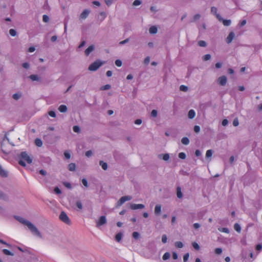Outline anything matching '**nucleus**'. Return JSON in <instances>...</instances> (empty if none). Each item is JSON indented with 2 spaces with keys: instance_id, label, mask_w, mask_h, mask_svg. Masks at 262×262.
I'll list each match as a JSON object with an SVG mask.
<instances>
[{
  "instance_id": "f257e3e1",
  "label": "nucleus",
  "mask_w": 262,
  "mask_h": 262,
  "mask_svg": "<svg viewBox=\"0 0 262 262\" xmlns=\"http://www.w3.org/2000/svg\"><path fill=\"white\" fill-rule=\"evenodd\" d=\"M14 217L19 223L27 226L33 235H36L40 238L42 237V235L40 231L31 222L19 216H15Z\"/></svg>"
},
{
  "instance_id": "f03ea898",
  "label": "nucleus",
  "mask_w": 262,
  "mask_h": 262,
  "mask_svg": "<svg viewBox=\"0 0 262 262\" xmlns=\"http://www.w3.org/2000/svg\"><path fill=\"white\" fill-rule=\"evenodd\" d=\"M19 160L18 163L23 167L26 166L25 162L28 164H31L32 162V159L28 155L26 151H22L19 156Z\"/></svg>"
},
{
  "instance_id": "7ed1b4c3",
  "label": "nucleus",
  "mask_w": 262,
  "mask_h": 262,
  "mask_svg": "<svg viewBox=\"0 0 262 262\" xmlns=\"http://www.w3.org/2000/svg\"><path fill=\"white\" fill-rule=\"evenodd\" d=\"M102 64L103 63L100 60H97L91 63L89 66L88 69L91 71H96L102 65Z\"/></svg>"
},
{
  "instance_id": "20e7f679",
  "label": "nucleus",
  "mask_w": 262,
  "mask_h": 262,
  "mask_svg": "<svg viewBox=\"0 0 262 262\" xmlns=\"http://www.w3.org/2000/svg\"><path fill=\"white\" fill-rule=\"evenodd\" d=\"M59 217V219L64 223L68 225L71 224L70 220L64 211H62L60 213Z\"/></svg>"
},
{
  "instance_id": "39448f33",
  "label": "nucleus",
  "mask_w": 262,
  "mask_h": 262,
  "mask_svg": "<svg viewBox=\"0 0 262 262\" xmlns=\"http://www.w3.org/2000/svg\"><path fill=\"white\" fill-rule=\"evenodd\" d=\"M132 197L129 195H125L122 196L117 202V206H121L126 201H130L132 200Z\"/></svg>"
},
{
  "instance_id": "423d86ee",
  "label": "nucleus",
  "mask_w": 262,
  "mask_h": 262,
  "mask_svg": "<svg viewBox=\"0 0 262 262\" xmlns=\"http://www.w3.org/2000/svg\"><path fill=\"white\" fill-rule=\"evenodd\" d=\"M216 18L220 21H223L225 26H229L231 25L230 19H224L220 14H216Z\"/></svg>"
},
{
  "instance_id": "0eeeda50",
  "label": "nucleus",
  "mask_w": 262,
  "mask_h": 262,
  "mask_svg": "<svg viewBox=\"0 0 262 262\" xmlns=\"http://www.w3.org/2000/svg\"><path fill=\"white\" fill-rule=\"evenodd\" d=\"M106 222L107 221L105 216L102 215L99 217L98 221L97 222L96 226L98 227L99 226H102L105 224Z\"/></svg>"
},
{
  "instance_id": "6e6552de",
  "label": "nucleus",
  "mask_w": 262,
  "mask_h": 262,
  "mask_svg": "<svg viewBox=\"0 0 262 262\" xmlns=\"http://www.w3.org/2000/svg\"><path fill=\"white\" fill-rule=\"evenodd\" d=\"M227 82V79L225 76H222L217 79V82L220 85L225 86Z\"/></svg>"
},
{
  "instance_id": "1a4fd4ad",
  "label": "nucleus",
  "mask_w": 262,
  "mask_h": 262,
  "mask_svg": "<svg viewBox=\"0 0 262 262\" xmlns=\"http://www.w3.org/2000/svg\"><path fill=\"white\" fill-rule=\"evenodd\" d=\"M130 209L133 210L141 209L145 208V206L142 204H132L130 205Z\"/></svg>"
},
{
  "instance_id": "9d476101",
  "label": "nucleus",
  "mask_w": 262,
  "mask_h": 262,
  "mask_svg": "<svg viewBox=\"0 0 262 262\" xmlns=\"http://www.w3.org/2000/svg\"><path fill=\"white\" fill-rule=\"evenodd\" d=\"M235 36V34L233 32H230L226 38V42L227 43H230L232 42Z\"/></svg>"
},
{
  "instance_id": "9b49d317",
  "label": "nucleus",
  "mask_w": 262,
  "mask_h": 262,
  "mask_svg": "<svg viewBox=\"0 0 262 262\" xmlns=\"http://www.w3.org/2000/svg\"><path fill=\"white\" fill-rule=\"evenodd\" d=\"M90 11L88 9H85L81 13L80 18L82 19H85L89 15Z\"/></svg>"
},
{
  "instance_id": "f8f14e48",
  "label": "nucleus",
  "mask_w": 262,
  "mask_h": 262,
  "mask_svg": "<svg viewBox=\"0 0 262 262\" xmlns=\"http://www.w3.org/2000/svg\"><path fill=\"white\" fill-rule=\"evenodd\" d=\"M95 47L94 45L90 46L85 51V54L86 56H89V54L94 50Z\"/></svg>"
},
{
  "instance_id": "ddd939ff",
  "label": "nucleus",
  "mask_w": 262,
  "mask_h": 262,
  "mask_svg": "<svg viewBox=\"0 0 262 262\" xmlns=\"http://www.w3.org/2000/svg\"><path fill=\"white\" fill-rule=\"evenodd\" d=\"M29 78L32 81H41L40 78L37 75L32 74L29 76Z\"/></svg>"
},
{
  "instance_id": "4468645a",
  "label": "nucleus",
  "mask_w": 262,
  "mask_h": 262,
  "mask_svg": "<svg viewBox=\"0 0 262 262\" xmlns=\"http://www.w3.org/2000/svg\"><path fill=\"white\" fill-rule=\"evenodd\" d=\"M161 212V205L160 204H157L156 205L155 208V213L157 215H159Z\"/></svg>"
},
{
  "instance_id": "2eb2a0df",
  "label": "nucleus",
  "mask_w": 262,
  "mask_h": 262,
  "mask_svg": "<svg viewBox=\"0 0 262 262\" xmlns=\"http://www.w3.org/2000/svg\"><path fill=\"white\" fill-rule=\"evenodd\" d=\"M159 158L166 161L169 159V155L168 154H160L159 155Z\"/></svg>"
},
{
  "instance_id": "dca6fc26",
  "label": "nucleus",
  "mask_w": 262,
  "mask_h": 262,
  "mask_svg": "<svg viewBox=\"0 0 262 262\" xmlns=\"http://www.w3.org/2000/svg\"><path fill=\"white\" fill-rule=\"evenodd\" d=\"M195 116V112L193 110H190L189 111L188 113V117L190 119H192L194 118Z\"/></svg>"
},
{
  "instance_id": "f3484780",
  "label": "nucleus",
  "mask_w": 262,
  "mask_h": 262,
  "mask_svg": "<svg viewBox=\"0 0 262 262\" xmlns=\"http://www.w3.org/2000/svg\"><path fill=\"white\" fill-rule=\"evenodd\" d=\"M68 108L66 105H60L58 107V110L61 113H65L67 111Z\"/></svg>"
},
{
  "instance_id": "a211bd4d",
  "label": "nucleus",
  "mask_w": 262,
  "mask_h": 262,
  "mask_svg": "<svg viewBox=\"0 0 262 262\" xmlns=\"http://www.w3.org/2000/svg\"><path fill=\"white\" fill-rule=\"evenodd\" d=\"M177 195L179 199H181L183 197L181 188L180 186L177 187Z\"/></svg>"
},
{
  "instance_id": "6ab92c4d",
  "label": "nucleus",
  "mask_w": 262,
  "mask_h": 262,
  "mask_svg": "<svg viewBox=\"0 0 262 262\" xmlns=\"http://www.w3.org/2000/svg\"><path fill=\"white\" fill-rule=\"evenodd\" d=\"M157 31H158L157 28L155 26H152L150 27L149 29V32L151 34H154L157 33Z\"/></svg>"
},
{
  "instance_id": "aec40b11",
  "label": "nucleus",
  "mask_w": 262,
  "mask_h": 262,
  "mask_svg": "<svg viewBox=\"0 0 262 262\" xmlns=\"http://www.w3.org/2000/svg\"><path fill=\"white\" fill-rule=\"evenodd\" d=\"M68 169L70 171H74L76 169V164L74 163H71L68 165Z\"/></svg>"
},
{
  "instance_id": "412c9836",
  "label": "nucleus",
  "mask_w": 262,
  "mask_h": 262,
  "mask_svg": "<svg viewBox=\"0 0 262 262\" xmlns=\"http://www.w3.org/2000/svg\"><path fill=\"white\" fill-rule=\"evenodd\" d=\"M99 165L101 166L102 168L106 170L108 168L107 164L106 162H103V161H99Z\"/></svg>"
},
{
  "instance_id": "4be33fe9",
  "label": "nucleus",
  "mask_w": 262,
  "mask_h": 262,
  "mask_svg": "<svg viewBox=\"0 0 262 262\" xmlns=\"http://www.w3.org/2000/svg\"><path fill=\"white\" fill-rule=\"evenodd\" d=\"M123 234L121 232H119L116 234L115 236V240L117 242H120L122 238Z\"/></svg>"
},
{
  "instance_id": "5701e85b",
  "label": "nucleus",
  "mask_w": 262,
  "mask_h": 262,
  "mask_svg": "<svg viewBox=\"0 0 262 262\" xmlns=\"http://www.w3.org/2000/svg\"><path fill=\"white\" fill-rule=\"evenodd\" d=\"M0 175L3 177H7L8 176L7 172L3 169V168L1 165H0Z\"/></svg>"
},
{
  "instance_id": "b1692460",
  "label": "nucleus",
  "mask_w": 262,
  "mask_h": 262,
  "mask_svg": "<svg viewBox=\"0 0 262 262\" xmlns=\"http://www.w3.org/2000/svg\"><path fill=\"white\" fill-rule=\"evenodd\" d=\"M0 199L7 201L8 200V197L7 195L3 193L2 191L0 190Z\"/></svg>"
},
{
  "instance_id": "393cba45",
  "label": "nucleus",
  "mask_w": 262,
  "mask_h": 262,
  "mask_svg": "<svg viewBox=\"0 0 262 262\" xmlns=\"http://www.w3.org/2000/svg\"><path fill=\"white\" fill-rule=\"evenodd\" d=\"M35 143L38 147H41L42 145V142L41 140L39 138H36L35 140Z\"/></svg>"
},
{
  "instance_id": "a878e982",
  "label": "nucleus",
  "mask_w": 262,
  "mask_h": 262,
  "mask_svg": "<svg viewBox=\"0 0 262 262\" xmlns=\"http://www.w3.org/2000/svg\"><path fill=\"white\" fill-rule=\"evenodd\" d=\"M182 143L184 145H188L189 143V139L187 137H183L181 140Z\"/></svg>"
},
{
  "instance_id": "bb28decb",
  "label": "nucleus",
  "mask_w": 262,
  "mask_h": 262,
  "mask_svg": "<svg viewBox=\"0 0 262 262\" xmlns=\"http://www.w3.org/2000/svg\"><path fill=\"white\" fill-rule=\"evenodd\" d=\"M3 252L4 253V254H5L6 255H11V256L14 255L13 253L11 252L10 251H9L8 249H3Z\"/></svg>"
},
{
  "instance_id": "cd10ccee",
  "label": "nucleus",
  "mask_w": 262,
  "mask_h": 262,
  "mask_svg": "<svg viewBox=\"0 0 262 262\" xmlns=\"http://www.w3.org/2000/svg\"><path fill=\"white\" fill-rule=\"evenodd\" d=\"M218 230L220 232H224V233H229V230L228 228H221V227H220L218 228Z\"/></svg>"
},
{
  "instance_id": "c85d7f7f",
  "label": "nucleus",
  "mask_w": 262,
  "mask_h": 262,
  "mask_svg": "<svg viewBox=\"0 0 262 262\" xmlns=\"http://www.w3.org/2000/svg\"><path fill=\"white\" fill-rule=\"evenodd\" d=\"M174 245H175V246L178 248H182L183 247V246H184L182 242H180V241L175 242Z\"/></svg>"
},
{
  "instance_id": "c756f323",
  "label": "nucleus",
  "mask_w": 262,
  "mask_h": 262,
  "mask_svg": "<svg viewBox=\"0 0 262 262\" xmlns=\"http://www.w3.org/2000/svg\"><path fill=\"white\" fill-rule=\"evenodd\" d=\"M170 254L169 252H166L164 254L162 258L164 260L168 259L170 258Z\"/></svg>"
},
{
  "instance_id": "7c9ffc66",
  "label": "nucleus",
  "mask_w": 262,
  "mask_h": 262,
  "mask_svg": "<svg viewBox=\"0 0 262 262\" xmlns=\"http://www.w3.org/2000/svg\"><path fill=\"white\" fill-rule=\"evenodd\" d=\"M213 151L211 149L207 150L206 153V158H209L211 157L212 155Z\"/></svg>"
},
{
  "instance_id": "2f4dec72",
  "label": "nucleus",
  "mask_w": 262,
  "mask_h": 262,
  "mask_svg": "<svg viewBox=\"0 0 262 262\" xmlns=\"http://www.w3.org/2000/svg\"><path fill=\"white\" fill-rule=\"evenodd\" d=\"M76 205L79 210H81L82 209L83 206L80 201H77L76 203Z\"/></svg>"
},
{
  "instance_id": "473e14b6",
  "label": "nucleus",
  "mask_w": 262,
  "mask_h": 262,
  "mask_svg": "<svg viewBox=\"0 0 262 262\" xmlns=\"http://www.w3.org/2000/svg\"><path fill=\"white\" fill-rule=\"evenodd\" d=\"M234 228L237 232H239L241 230V227L238 223H235L234 224Z\"/></svg>"
},
{
  "instance_id": "72a5a7b5",
  "label": "nucleus",
  "mask_w": 262,
  "mask_h": 262,
  "mask_svg": "<svg viewBox=\"0 0 262 262\" xmlns=\"http://www.w3.org/2000/svg\"><path fill=\"white\" fill-rule=\"evenodd\" d=\"M198 45L200 47H205L207 46L206 41L204 40H200L198 41Z\"/></svg>"
},
{
  "instance_id": "f704fd0d",
  "label": "nucleus",
  "mask_w": 262,
  "mask_h": 262,
  "mask_svg": "<svg viewBox=\"0 0 262 262\" xmlns=\"http://www.w3.org/2000/svg\"><path fill=\"white\" fill-rule=\"evenodd\" d=\"M192 246L196 250H199L200 248L199 245L196 242H193Z\"/></svg>"
},
{
  "instance_id": "c9c22d12",
  "label": "nucleus",
  "mask_w": 262,
  "mask_h": 262,
  "mask_svg": "<svg viewBox=\"0 0 262 262\" xmlns=\"http://www.w3.org/2000/svg\"><path fill=\"white\" fill-rule=\"evenodd\" d=\"M73 130L74 132L79 133L80 131V128L79 126L75 125L73 127Z\"/></svg>"
},
{
  "instance_id": "e433bc0d",
  "label": "nucleus",
  "mask_w": 262,
  "mask_h": 262,
  "mask_svg": "<svg viewBox=\"0 0 262 262\" xmlns=\"http://www.w3.org/2000/svg\"><path fill=\"white\" fill-rule=\"evenodd\" d=\"M9 33L12 36H15L16 35V31L15 30L13 29H11L9 30Z\"/></svg>"
},
{
  "instance_id": "4c0bfd02",
  "label": "nucleus",
  "mask_w": 262,
  "mask_h": 262,
  "mask_svg": "<svg viewBox=\"0 0 262 262\" xmlns=\"http://www.w3.org/2000/svg\"><path fill=\"white\" fill-rule=\"evenodd\" d=\"M111 88V86L110 84H105L104 85H103V86H102L101 88V90H109Z\"/></svg>"
},
{
  "instance_id": "58836bf2",
  "label": "nucleus",
  "mask_w": 262,
  "mask_h": 262,
  "mask_svg": "<svg viewBox=\"0 0 262 262\" xmlns=\"http://www.w3.org/2000/svg\"><path fill=\"white\" fill-rule=\"evenodd\" d=\"M158 115V112L156 110H152L151 112L150 115L152 117H156Z\"/></svg>"
},
{
  "instance_id": "ea45409f",
  "label": "nucleus",
  "mask_w": 262,
  "mask_h": 262,
  "mask_svg": "<svg viewBox=\"0 0 262 262\" xmlns=\"http://www.w3.org/2000/svg\"><path fill=\"white\" fill-rule=\"evenodd\" d=\"M180 90L183 92H186L188 90V87L184 85H181L180 86Z\"/></svg>"
},
{
  "instance_id": "a19ab883",
  "label": "nucleus",
  "mask_w": 262,
  "mask_h": 262,
  "mask_svg": "<svg viewBox=\"0 0 262 262\" xmlns=\"http://www.w3.org/2000/svg\"><path fill=\"white\" fill-rule=\"evenodd\" d=\"M217 9L216 7H212L211 8V12L212 13H213V14H215V16H216V14H218L217 13Z\"/></svg>"
},
{
  "instance_id": "79ce46f5",
  "label": "nucleus",
  "mask_w": 262,
  "mask_h": 262,
  "mask_svg": "<svg viewBox=\"0 0 262 262\" xmlns=\"http://www.w3.org/2000/svg\"><path fill=\"white\" fill-rule=\"evenodd\" d=\"M178 156L179 158L181 159H185L186 157V154L183 152H180Z\"/></svg>"
},
{
  "instance_id": "37998d69",
  "label": "nucleus",
  "mask_w": 262,
  "mask_h": 262,
  "mask_svg": "<svg viewBox=\"0 0 262 262\" xmlns=\"http://www.w3.org/2000/svg\"><path fill=\"white\" fill-rule=\"evenodd\" d=\"M42 20L45 23H48L49 21V17L47 15H43L42 16Z\"/></svg>"
},
{
  "instance_id": "c03bdc74",
  "label": "nucleus",
  "mask_w": 262,
  "mask_h": 262,
  "mask_svg": "<svg viewBox=\"0 0 262 262\" xmlns=\"http://www.w3.org/2000/svg\"><path fill=\"white\" fill-rule=\"evenodd\" d=\"M21 97V95L18 93L14 94L12 96V97L15 100H18Z\"/></svg>"
},
{
  "instance_id": "a18cd8bd",
  "label": "nucleus",
  "mask_w": 262,
  "mask_h": 262,
  "mask_svg": "<svg viewBox=\"0 0 262 262\" xmlns=\"http://www.w3.org/2000/svg\"><path fill=\"white\" fill-rule=\"evenodd\" d=\"M189 257V253H187L185 254L183 256L184 262H187L188 260Z\"/></svg>"
},
{
  "instance_id": "49530a36",
  "label": "nucleus",
  "mask_w": 262,
  "mask_h": 262,
  "mask_svg": "<svg viewBox=\"0 0 262 262\" xmlns=\"http://www.w3.org/2000/svg\"><path fill=\"white\" fill-rule=\"evenodd\" d=\"M64 156L66 159H69L71 158V154L68 151H65L64 152Z\"/></svg>"
},
{
  "instance_id": "de8ad7c7",
  "label": "nucleus",
  "mask_w": 262,
  "mask_h": 262,
  "mask_svg": "<svg viewBox=\"0 0 262 262\" xmlns=\"http://www.w3.org/2000/svg\"><path fill=\"white\" fill-rule=\"evenodd\" d=\"M222 249L221 248H217L215 249L214 252L216 254H221L222 253Z\"/></svg>"
},
{
  "instance_id": "09e8293b",
  "label": "nucleus",
  "mask_w": 262,
  "mask_h": 262,
  "mask_svg": "<svg viewBox=\"0 0 262 262\" xmlns=\"http://www.w3.org/2000/svg\"><path fill=\"white\" fill-rule=\"evenodd\" d=\"M211 58V55L209 54H206L203 57V59L204 60V61H207V60H209Z\"/></svg>"
},
{
  "instance_id": "8fccbe9b",
  "label": "nucleus",
  "mask_w": 262,
  "mask_h": 262,
  "mask_svg": "<svg viewBox=\"0 0 262 262\" xmlns=\"http://www.w3.org/2000/svg\"><path fill=\"white\" fill-rule=\"evenodd\" d=\"M115 64L118 67H121L122 64V61L120 59H117L115 61Z\"/></svg>"
},
{
  "instance_id": "3c124183",
  "label": "nucleus",
  "mask_w": 262,
  "mask_h": 262,
  "mask_svg": "<svg viewBox=\"0 0 262 262\" xmlns=\"http://www.w3.org/2000/svg\"><path fill=\"white\" fill-rule=\"evenodd\" d=\"M139 233L138 232L135 231L133 233V237L137 239L139 237Z\"/></svg>"
},
{
  "instance_id": "603ef678",
  "label": "nucleus",
  "mask_w": 262,
  "mask_h": 262,
  "mask_svg": "<svg viewBox=\"0 0 262 262\" xmlns=\"http://www.w3.org/2000/svg\"><path fill=\"white\" fill-rule=\"evenodd\" d=\"M142 2L140 0H135L133 2V6H137L141 4Z\"/></svg>"
},
{
  "instance_id": "864d4df0",
  "label": "nucleus",
  "mask_w": 262,
  "mask_h": 262,
  "mask_svg": "<svg viewBox=\"0 0 262 262\" xmlns=\"http://www.w3.org/2000/svg\"><path fill=\"white\" fill-rule=\"evenodd\" d=\"M82 184L86 187L88 186V182L86 179L83 178L81 180Z\"/></svg>"
},
{
  "instance_id": "5fc2aeb1",
  "label": "nucleus",
  "mask_w": 262,
  "mask_h": 262,
  "mask_svg": "<svg viewBox=\"0 0 262 262\" xmlns=\"http://www.w3.org/2000/svg\"><path fill=\"white\" fill-rule=\"evenodd\" d=\"M167 237L166 235L163 234L162 236V242L163 243L165 244L167 242Z\"/></svg>"
},
{
  "instance_id": "6e6d98bb",
  "label": "nucleus",
  "mask_w": 262,
  "mask_h": 262,
  "mask_svg": "<svg viewBox=\"0 0 262 262\" xmlns=\"http://www.w3.org/2000/svg\"><path fill=\"white\" fill-rule=\"evenodd\" d=\"M194 132L196 133H198L200 131V127L199 125H195L194 126Z\"/></svg>"
},
{
  "instance_id": "4d7b16f0",
  "label": "nucleus",
  "mask_w": 262,
  "mask_h": 262,
  "mask_svg": "<svg viewBox=\"0 0 262 262\" xmlns=\"http://www.w3.org/2000/svg\"><path fill=\"white\" fill-rule=\"evenodd\" d=\"M228 124V120L227 119H224L223 120L222 122V124L224 126H226Z\"/></svg>"
},
{
  "instance_id": "13d9d810",
  "label": "nucleus",
  "mask_w": 262,
  "mask_h": 262,
  "mask_svg": "<svg viewBox=\"0 0 262 262\" xmlns=\"http://www.w3.org/2000/svg\"><path fill=\"white\" fill-rule=\"evenodd\" d=\"M150 61V57L149 56H147L145 58L144 60V63L145 64H148L149 63Z\"/></svg>"
},
{
  "instance_id": "bf43d9fd",
  "label": "nucleus",
  "mask_w": 262,
  "mask_h": 262,
  "mask_svg": "<svg viewBox=\"0 0 262 262\" xmlns=\"http://www.w3.org/2000/svg\"><path fill=\"white\" fill-rule=\"evenodd\" d=\"M54 192L58 194L61 193V190L58 187H56L54 188Z\"/></svg>"
},
{
  "instance_id": "052dcab7",
  "label": "nucleus",
  "mask_w": 262,
  "mask_h": 262,
  "mask_svg": "<svg viewBox=\"0 0 262 262\" xmlns=\"http://www.w3.org/2000/svg\"><path fill=\"white\" fill-rule=\"evenodd\" d=\"M239 124V122L237 118H235L233 120V125L234 126H237Z\"/></svg>"
},
{
  "instance_id": "680f3d73",
  "label": "nucleus",
  "mask_w": 262,
  "mask_h": 262,
  "mask_svg": "<svg viewBox=\"0 0 262 262\" xmlns=\"http://www.w3.org/2000/svg\"><path fill=\"white\" fill-rule=\"evenodd\" d=\"M100 15L102 17V19H101V21H102L106 17V14L104 12H100Z\"/></svg>"
},
{
  "instance_id": "e2e57ef3",
  "label": "nucleus",
  "mask_w": 262,
  "mask_h": 262,
  "mask_svg": "<svg viewBox=\"0 0 262 262\" xmlns=\"http://www.w3.org/2000/svg\"><path fill=\"white\" fill-rule=\"evenodd\" d=\"M129 41V38H127L125 39V40L120 41L119 42V44L121 45H124V44L127 43Z\"/></svg>"
},
{
  "instance_id": "0e129e2a",
  "label": "nucleus",
  "mask_w": 262,
  "mask_h": 262,
  "mask_svg": "<svg viewBox=\"0 0 262 262\" xmlns=\"http://www.w3.org/2000/svg\"><path fill=\"white\" fill-rule=\"evenodd\" d=\"M22 66L24 68L28 69L30 67V64L28 62H24L22 64Z\"/></svg>"
},
{
  "instance_id": "69168bd1",
  "label": "nucleus",
  "mask_w": 262,
  "mask_h": 262,
  "mask_svg": "<svg viewBox=\"0 0 262 262\" xmlns=\"http://www.w3.org/2000/svg\"><path fill=\"white\" fill-rule=\"evenodd\" d=\"M49 115L51 117L55 118L56 117V113L53 111H51L49 112Z\"/></svg>"
},
{
  "instance_id": "338daca9",
  "label": "nucleus",
  "mask_w": 262,
  "mask_h": 262,
  "mask_svg": "<svg viewBox=\"0 0 262 262\" xmlns=\"http://www.w3.org/2000/svg\"><path fill=\"white\" fill-rule=\"evenodd\" d=\"M92 154H93V152H92V150H88L85 152V156L87 157H90L92 155Z\"/></svg>"
},
{
  "instance_id": "774afa93",
  "label": "nucleus",
  "mask_w": 262,
  "mask_h": 262,
  "mask_svg": "<svg viewBox=\"0 0 262 262\" xmlns=\"http://www.w3.org/2000/svg\"><path fill=\"white\" fill-rule=\"evenodd\" d=\"M201 17V15L199 14H196L194 15L193 16V21H195L199 19H200Z\"/></svg>"
}]
</instances>
